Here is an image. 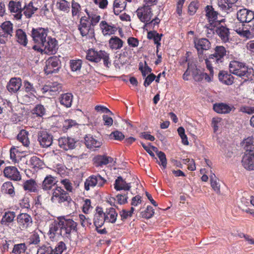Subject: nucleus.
Returning <instances> with one entry per match:
<instances>
[{
    "label": "nucleus",
    "mask_w": 254,
    "mask_h": 254,
    "mask_svg": "<svg viewBox=\"0 0 254 254\" xmlns=\"http://www.w3.org/2000/svg\"><path fill=\"white\" fill-rule=\"evenodd\" d=\"M237 18L242 26L235 27L236 33L243 37H252L254 32V12L247 8L241 9L237 11Z\"/></svg>",
    "instance_id": "obj_1"
},
{
    "label": "nucleus",
    "mask_w": 254,
    "mask_h": 254,
    "mask_svg": "<svg viewBox=\"0 0 254 254\" xmlns=\"http://www.w3.org/2000/svg\"><path fill=\"white\" fill-rule=\"evenodd\" d=\"M230 72L242 78L244 81H252L254 78V70L242 62L231 61L229 65Z\"/></svg>",
    "instance_id": "obj_2"
},
{
    "label": "nucleus",
    "mask_w": 254,
    "mask_h": 254,
    "mask_svg": "<svg viewBox=\"0 0 254 254\" xmlns=\"http://www.w3.org/2000/svg\"><path fill=\"white\" fill-rule=\"evenodd\" d=\"M214 53L205 60L206 67L211 76L213 75V66L217 67L222 64L227 56L226 48L222 46H217L214 49Z\"/></svg>",
    "instance_id": "obj_3"
},
{
    "label": "nucleus",
    "mask_w": 254,
    "mask_h": 254,
    "mask_svg": "<svg viewBox=\"0 0 254 254\" xmlns=\"http://www.w3.org/2000/svg\"><path fill=\"white\" fill-rule=\"evenodd\" d=\"M109 56V54L105 51H96L93 49H90L86 52V59L89 61L96 63L102 60L104 66L109 69L112 65Z\"/></svg>",
    "instance_id": "obj_4"
},
{
    "label": "nucleus",
    "mask_w": 254,
    "mask_h": 254,
    "mask_svg": "<svg viewBox=\"0 0 254 254\" xmlns=\"http://www.w3.org/2000/svg\"><path fill=\"white\" fill-rule=\"evenodd\" d=\"M80 35L86 39H91L95 37L94 28L89 21V17L82 16L78 25Z\"/></svg>",
    "instance_id": "obj_5"
},
{
    "label": "nucleus",
    "mask_w": 254,
    "mask_h": 254,
    "mask_svg": "<svg viewBox=\"0 0 254 254\" xmlns=\"http://www.w3.org/2000/svg\"><path fill=\"white\" fill-rule=\"evenodd\" d=\"M206 16L208 20L209 24L206 26L207 29L214 33L215 27L221 22L225 21L224 19L221 20H217L218 13L214 10V8L211 5H207L205 7Z\"/></svg>",
    "instance_id": "obj_6"
},
{
    "label": "nucleus",
    "mask_w": 254,
    "mask_h": 254,
    "mask_svg": "<svg viewBox=\"0 0 254 254\" xmlns=\"http://www.w3.org/2000/svg\"><path fill=\"white\" fill-rule=\"evenodd\" d=\"M51 200L54 203H62L66 202L68 204L72 201L69 193L60 187L53 189Z\"/></svg>",
    "instance_id": "obj_7"
},
{
    "label": "nucleus",
    "mask_w": 254,
    "mask_h": 254,
    "mask_svg": "<svg viewBox=\"0 0 254 254\" xmlns=\"http://www.w3.org/2000/svg\"><path fill=\"white\" fill-rule=\"evenodd\" d=\"M49 30L42 27L33 28L31 31V36L34 43L36 45L33 48L36 50L43 42L47 38Z\"/></svg>",
    "instance_id": "obj_8"
},
{
    "label": "nucleus",
    "mask_w": 254,
    "mask_h": 254,
    "mask_svg": "<svg viewBox=\"0 0 254 254\" xmlns=\"http://www.w3.org/2000/svg\"><path fill=\"white\" fill-rule=\"evenodd\" d=\"M60 220L63 230V237L70 240L71 234L77 231L76 222L71 219H66L64 217L60 218Z\"/></svg>",
    "instance_id": "obj_9"
},
{
    "label": "nucleus",
    "mask_w": 254,
    "mask_h": 254,
    "mask_svg": "<svg viewBox=\"0 0 254 254\" xmlns=\"http://www.w3.org/2000/svg\"><path fill=\"white\" fill-rule=\"evenodd\" d=\"M57 46L58 42L55 38L48 37L37 50L47 54H53L56 53Z\"/></svg>",
    "instance_id": "obj_10"
},
{
    "label": "nucleus",
    "mask_w": 254,
    "mask_h": 254,
    "mask_svg": "<svg viewBox=\"0 0 254 254\" xmlns=\"http://www.w3.org/2000/svg\"><path fill=\"white\" fill-rule=\"evenodd\" d=\"M106 183V180L100 175H93L86 179L84 182V189L86 190H89L90 188L95 186L102 187Z\"/></svg>",
    "instance_id": "obj_11"
},
{
    "label": "nucleus",
    "mask_w": 254,
    "mask_h": 254,
    "mask_svg": "<svg viewBox=\"0 0 254 254\" xmlns=\"http://www.w3.org/2000/svg\"><path fill=\"white\" fill-rule=\"evenodd\" d=\"M37 141L42 147L48 148L53 143V136L46 129L41 130L37 133Z\"/></svg>",
    "instance_id": "obj_12"
},
{
    "label": "nucleus",
    "mask_w": 254,
    "mask_h": 254,
    "mask_svg": "<svg viewBox=\"0 0 254 254\" xmlns=\"http://www.w3.org/2000/svg\"><path fill=\"white\" fill-rule=\"evenodd\" d=\"M61 62L56 56L49 58L46 62L44 71L47 74L57 73L60 68Z\"/></svg>",
    "instance_id": "obj_13"
},
{
    "label": "nucleus",
    "mask_w": 254,
    "mask_h": 254,
    "mask_svg": "<svg viewBox=\"0 0 254 254\" xmlns=\"http://www.w3.org/2000/svg\"><path fill=\"white\" fill-rule=\"evenodd\" d=\"M16 221L19 228L22 231L28 230L33 224L32 217L26 213L18 214L16 217Z\"/></svg>",
    "instance_id": "obj_14"
},
{
    "label": "nucleus",
    "mask_w": 254,
    "mask_h": 254,
    "mask_svg": "<svg viewBox=\"0 0 254 254\" xmlns=\"http://www.w3.org/2000/svg\"><path fill=\"white\" fill-rule=\"evenodd\" d=\"M136 14L139 19L147 24L153 15L151 8L149 5H144V6L139 8L136 10Z\"/></svg>",
    "instance_id": "obj_15"
},
{
    "label": "nucleus",
    "mask_w": 254,
    "mask_h": 254,
    "mask_svg": "<svg viewBox=\"0 0 254 254\" xmlns=\"http://www.w3.org/2000/svg\"><path fill=\"white\" fill-rule=\"evenodd\" d=\"M193 43L199 56L203 55L204 51L208 50L211 47L210 41L205 38H195Z\"/></svg>",
    "instance_id": "obj_16"
},
{
    "label": "nucleus",
    "mask_w": 254,
    "mask_h": 254,
    "mask_svg": "<svg viewBox=\"0 0 254 254\" xmlns=\"http://www.w3.org/2000/svg\"><path fill=\"white\" fill-rule=\"evenodd\" d=\"M76 141L69 136H63L58 140L60 147L64 150H72L75 147Z\"/></svg>",
    "instance_id": "obj_17"
},
{
    "label": "nucleus",
    "mask_w": 254,
    "mask_h": 254,
    "mask_svg": "<svg viewBox=\"0 0 254 254\" xmlns=\"http://www.w3.org/2000/svg\"><path fill=\"white\" fill-rule=\"evenodd\" d=\"M8 10L11 13H14V18L16 20L21 19L22 7L21 2L19 1L10 0L8 5Z\"/></svg>",
    "instance_id": "obj_18"
},
{
    "label": "nucleus",
    "mask_w": 254,
    "mask_h": 254,
    "mask_svg": "<svg viewBox=\"0 0 254 254\" xmlns=\"http://www.w3.org/2000/svg\"><path fill=\"white\" fill-rule=\"evenodd\" d=\"M218 7L223 12L230 13L237 10L238 6L229 0H217Z\"/></svg>",
    "instance_id": "obj_19"
},
{
    "label": "nucleus",
    "mask_w": 254,
    "mask_h": 254,
    "mask_svg": "<svg viewBox=\"0 0 254 254\" xmlns=\"http://www.w3.org/2000/svg\"><path fill=\"white\" fill-rule=\"evenodd\" d=\"M22 86V80L19 77L11 78L6 85V89L11 93L18 91Z\"/></svg>",
    "instance_id": "obj_20"
},
{
    "label": "nucleus",
    "mask_w": 254,
    "mask_h": 254,
    "mask_svg": "<svg viewBox=\"0 0 254 254\" xmlns=\"http://www.w3.org/2000/svg\"><path fill=\"white\" fill-rule=\"evenodd\" d=\"M215 31L216 33L219 36L221 40L224 43L229 41L230 38V30L226 26L218 24L215 27Z\"/></svg>",
    "instance_id": "obj_21"
},
{
    "label": "nucleus",
    "mask_w": 254,
    "mask_h": 254,
    "mask_svg": "<svg viewBox=\"0 0 254 254\" xmlns=\"http://www.w3.org/2000/svg\"><path fill=\"white\" fill-rule=\"evenodd\" d=\"M4 176L12 180L18 181L21 180V175L15 167H6L3 170Z\"/></svg>",
    "instance_id": "obj_22"
},
{
    "label": "nucleus",
    "mask_w": 254,
    "mask_h": 254,
    "mask_svg": "<svg viewBox=\"0 0 254 254\" xmlns=\"http://www.w3.org/2000/svg\"><path fill=\"white\" fill-rule=\"evenodd\" d=\"M85 144L87 148L95 150L96 148H100L102 143L95 138L91 134H87L84 137Z\"/></svg>",
    "instance_id": "obj_23"
},
{
    "label": "nucleus",
    "mask_w": 254,
    "mask_h": 254,
    "mask_svg": "<svg viewBox=\"0 0 254 254\" xmlns=\"http://www.w3.org/2000/svg\"><path fill=\"white\" fill-rule=\"evenodd\" d=\"M106 222L102 208L97 207L94 217V225L97 228L102 227Z\"/></svg>",
    "instance_id": "obj_24"
},
{
    "label": "nucleus",
    "mask_w": 254,
    "mask_h": 254,
    "mask_svg": "<svg viewBox=\"0 0 254 254\" xmlns=\"http://www.w3.org/2000/svg\"><path fill=\"white\" fill-rule=\"evenodd\" d=\"M242 163L243 166L248 170H254V153H245L243 156Z\"/></svg>",
    "instance_id": "obj_25"
},
{
    "label": "nucleus",
    "mask_w": 254,
    "mask_h": 254,
    "mask_svg": "<svg viewBox=\"0 0 254 254\" xmlns=\"http://www.w3.org/2000/svg\"><path fill=\"white\" fill-rule=\"evenodd\" d=\"M99 26L102 33L104 36L114 34L117 30L114 25L109 24L106 21H102Z\"/></svg>",
    "instance_id": "obj_26"
},
{
    "label": "nucleus",
    "mask_w": 254,
    "mask_h": 254,
    "mask_svg": "<svg viewBox=\"0 0 254 254\" xmlns=\"http://www.w3.org/2000/svg\"><path fill=\"white\" fill-rule=\"evenodd\" d=\"M105 219L107 222L115 223L118 217V213L116 208L113 207H108L104 212Z\"/></svg>",
    "instance_id": "obj_27"
},
{
    "label": "nucleus",
    "mask_w": 254,
    "mask_h": 254,
    "mask_svg": "<svg viewBox=\"0 0 254 254\" xmlns=\"http://www.w3.org/2000/svg\"><path fill=\"white\" fill-rule=\"evenodd\" d=\"M61 226L60 219L59 222H54L51 225L49 230L50 238L59 236L63 237V230Z\"/></svg>",
    "instance_id": "obj_28"
},
{
    "label": "nucleus",
    "mask_w": 254,
    "mask_h": 254,
    "mask_svg": "<svg viewBox=\"0 0 254 254\" xmlns=\"http://www.w3.org/2000/svg\"><path fill=\"white\" fill-rule=\"evenodd\" d=\"M15 216V212L11 211H5L2 216L0 224L5 226H9L13 222Z\"/></svg>",
    "instance_id": "obj_29"
},
{
    "label": "nucleus",
    "mask_w": 254,
    "mask_h": 254,
    "mask_svg": "<svg viewBox=\"0 0 254 254\" xmlns=\"http://www.w3.org/2000/svg\"><path fill=\"white\" fill-rule=\"evenodd\" d=\"M73 95L70 93L62 94L59 98V101L61 105L66 108H70L73 102Z\"/></svg>",
    "instance_id": "obj_30"
},
{
    "label": "nucleus",
    "mask_w": 254,
    "mask_h": 254,
    "mask_svg": "<svg viewBox=\"0 0 254 254\" xmlns=\"http://www.w3.org/2000/svg\"><path fill=\"white\" fill-rule=\"evenodd\" d=\"M56 183L57 181L55 178L50 175H47L43 181L41 187L44 190H49L55 187Z\"/></svg>",
    "instance_id": "obj_31"
},
{
    "label": "nucleus",
    "mask_w": 254,
    "mask_h": 254,
    "mask_svg": "<svg viewBox=\"0 0 254 254\" xmlns=\"http://www.w3.org/2000/svg\"><path fill=\"white\" fill-rule=\"evenodd\" d=\"M114 188L117 190H129L131 188L130 183H127L121 176H119L115 180Z\"/></svg>",
    "instance_id": "obj_32"
},
{
    "label": "nucleus",
    "mask_w": 254,
    "mask_h": 254,
    "mask_svg": "<svg viewBox=\"0 0 254 254\" xmlns=\"http://www.w3.org/2000/svg\"><path fill=\"white\" fill-rule=\"evenodd\" d=\"M15 39L16 42L23 46H26L28 44L27 36L25 32L21 29L15 31Z\"/></svg>",
    "instance_id": "obj_33"
},
{
    "label": "nucleus",
    "mask_w": 254,
    "mask_h": 254,
    "mask_svg": "<svg viewBox=\"0 0 254 254\" xmlns=\"http://www.w3.org/2000/svg\"><path fill=\"white\" fill-rule=\"evenodd\" d=\"M62 86L61 84L56 82H50L45 85L42 89L43 93L46 92L56 93L61 90Z\"/></svg>",
    "instance_id": "obj_34"
},
{
    "label": "nucleus",
    "mask_w": 254,
    "mask_h": 254,
    "mask_svg": "<svg viewBox=\"0 0 254 254\" xmlns=\"http://www.w3.org/2000/svg\"><path fill=\"white\" fill-rule=\"evenodd\" d=\"M189 68L192 69V76L194 80L196 82H199L203 79V74L200 70L198 69L194 62H189Z\"/></svg>",
    "instance_id": "obj_35"
},
{
    "label": "nucleus",
    "mask_w": 254,
    "mask_h": 254,
    "mask_svg": "<svg viewBox=\"0 0 254 254\" xmlns=\"http://www.w3.org/2000/svg\"><path fill=\"white\" fill-rule=\"evenodd\" d=\"M219 80L226 85H231L234 82V77L228 72L221 71L218 74Z\"/></svg>",
    "instance_id": "obj_36"
},
{
    "label": "nucleus",
    "mask_w": 254,
    "mask_h": 254,
    "mask_svg": "<svg viewBox=\"0 0 254 254\" xmlns=\"http://www.w3.org/2000/svg\"><path fill=\"white\" fill-rule=\"evenodd\" d=\"M124 41L117 36H112L109 41V45L112 50L121 49L124 44Z\"/></svg>",
    "instance_id": "obj_37"
},
{
    "label": "nucleus",
    "mask_w": 254,
    "mask_h": 254,
    "mask_svg": "<svg viewBox=\"0 0 254 254\" xmlns=\"http://www.w3.org/2000/svg\"><path fill=\"white\" fill-rule=\"evenodd\" d=\"M94 161L96 166H102L112 163L113 161V158L106 155H99L94 158Z\"/></svg>",
    "instance_id": "obj_38"
},
{
    "label": "nucleus",
    "mask_w": 254,
    "mask_h": 254,
    "mask_svg": "<svg viewBox=\"0 0 254 254\" xmlns=\"http://www.w3.org/2000/svg\"><path fill=\"white\" fill-rule=\"evenodd\" d=\"M213 108L216 112L219 114L229 113L232 109L229 106L223 103L214 104Z\"/></svg>",
    "instance_id": "obj_39"
},
{
    "label": "nucleus",
    "mask_w": 254,
    "mask_h": 254,
    "mask_svg": "<svg viewBox=\"0 0 254 254\" xmlns=\"http://www.w3.org/2000/svg\"><path fill=\"white\" fill-rule=\"evenodd\" d=\"M127 5L126 0H115L114 2V12L116 15H119L123 11Z\"/></svg>",
    "instance_id": "obj_40"
},
{
    "label": "nucleus",
    "mask_w": 254,
    "mask_h": 254,
    "mask_svg": "<svg viewBox=\"0 0 254 254\" xmlns=\"http://www.w3.org/2000/svg\"><path fill=\"white\" fill-rule=\"evenodd\" d=\"M28 132L26 130H21L17 136V140L21 142L25 146H28L30 143V141L28 138Z\"/></svg>",
    "instance_id": "obj_41"
},
{
    "label": "nucleus",
    "mask_w": 254,
    "mask_h": 254,
    "mask_svg": "<svg viewBox=\"0 0 254 254\" xmlns=\"http://www.w3.org/2000/svg\"><path fill=\"white\" fill-rule=\"evenodd\" d=\"M242 146L247 152L252 153L254 149V138L252 136L247 138L243 140Z\"/></svg>",
    "instance_id": "obj_42"
},
{
    "label": "nucleus",
    "mask_w": 254,
    "mask_h": 254,
    "mask_svg": "<svg viewBox=\"0 0 254 254\" xmlns=\"http://www.w3.org/2000/svg\"><path fill=\"white\" fill-rule=\"evenodd\" d=\"M1 189L2 192L7 193L11 196H14L15 195L14 188L11 182L4 183L2 185Z\"/></svg>",
    "instance_id": "obj_43"
},
{
    "label": "nucleus",
    "mask_w": 254,
    "mask_h": 254,
    "mask_svg": "<svg viewBox=\"0 0 254 254\" xmlns=\"http://www.w3.org/2000/svg\"><path fill=\"white\" fill-rule=\"evenodd\" d=\"M33 4V2L31 1L27 5L25 4L22 8L23 14L28 18H30L37 10V8L34 7Z\"/></svg>",
    "instance_id": "obj_44"
},
{
    "label": "nucleus",
    "mask_w": 254,
    "mask_h": 254,
    "mask_svg": "<svg viewBox=\"0 0 254 254\" xmlns=\"http://www.w3.org/2000/svg\"><path fill=\"white\" fill-rule=\"evenodd\" d=\"M23 187L25 190H28L30 192H36L37 190V183L32 179L25 181L23 184Z\"/></svg>",
    "instance_id": "obj_45"
},
{
    "label": "nucleus",
    "mask_w": 254,
    "mask_h": 254,
    "mask_svg": "<svg viewBox=\"0 0 254 254\" xmlns=\"http://www.w3.org/2000/svg\"><path fill=\"white\" fill-rule=\"evenodd\" d=\"M46 109L41 104H37L32 110V113L35 115L36 117L42 118L46 114Z\"/></svg>",
    "instance_id": "obj_46"
},
{
    "label": "nucleus",
    "mask_w": 254,
    "mask_h": 254,
    "mask_svg": "<svg viewBox=\"0 0 254 254\" xmlns=\"http://www.w3.org/2000/svg\"><path fill=\"white\" fill-rule=\"evenodd\" d=\"M0 27L3 32L6 33V34H9L10 37L12 36L13 34V24L9 21H6L3 22Z\"/></svg>",
    "instance_id": "obj_47"
},
{
    "label": "nucleus",
    "mask_w": 254,
    "mask_h": 254,
    "mask_svg": "<svg viewBox=\"0 0 254 254\" xmlns=\"http://www.w3.org/2000/svg\"><path fill=\"white\" fill-rule=\"evenodd\" d=\"M39 233H42V232L39 230H36L33 232L28 239V243L29 245H38L40 242V238Z\"/></svg>",
    "instance_id": "obj_48"
},
{
    "label": "nucleus",
    "mask_w": 254,
    "mask_h": 254,
    "mask_svg": "<svg viewBox=\"0 0 254 254\" xmlns=\"http://www.w3.org/2000/svg\"><path fill=\"white\" fill-rule=\"evenodd\" d=\"M56 5L59 9L68 13L70 10V4L66 0H58Z\"/></svg>",
    "instance_id": "obj_49"
},
{
    "label": "nucleus",
    "mask_w": 254,
    "mask_h": 254,
    "mask_svg": "<svg viewBox=\"0 0 254 254\" xmlns=\"http://www.w3.org/2000/svg\"><path fill=\"white\" fill-rule=\"evenodd\" d=\"M27 247L25 243H20L14 245L12 253L13 254H28L26 253Z\"/></svg>",
    "instance_id": "obj_50"
},
{
    "label": "nucleus",
    "mask_w": 254,
    "mask_h": 254,
    "mask_svg": "<svg viewBox=\"0 0 254 254\" xmlns=\"http://www.w3.org/2000/svg\"><path fill=\"white\" fill-rule=\"evenodd\" d=\"M10 157L14 163L18 162L22 158L20 152L15 147H12L10 149Z\"/></svg>",
    "instance_id": "obj_51"
},
{
    "label": "nucleus",
    "mask_w": 254,
    "mask_h": 254,
    "mask_svg": "<svg viewBox=\"0 0 254 254\" xmlns=\"http://www.w3.org/2000/svg\"><path fill=\"white\" fill-rule=\"evenodd\" d=\"M69 64L71 71H80L82 64V61L79 59L71 60Z\"/></svg>",
    "instance_id": "obj_52"
},
{
    "label": "nucleus",
    "mask_w": 254,
    "mask_h": 254,
    "mask_svg": "<svg viewBox=\"0 0 254 254\" xmlns=\"http://www.w3.org/2000/svg\"><path fill=\"white\" fill-rule=\"evenodd\" d=\"M23 89L26 93H30L32 94H35L36 90L34 88L33 84L27 80L23 81Z\"/></svg>",
    "instance_id": "obj_53"
},
{
    "label": "nucleus",
    "mask_w": 254,
    "mask_h": 254,
    "mask_svg": "<svg viewBox=\"0 0 254 254\" xmlns=\"http://www.w3.org/2000/svg\"><path fill=\"white\" fill-rule=\"evenodd\" d=\"M66 250L65 243L62 241L59 242L54 249H53V254H62Z\"/></svg>",
    "instance_id": "obj_54"
},
{
    "label": "nucleus",
    "mask_w": 254,
    "mask_h": 254,
    "mask_svg": "<svg viewBox=\"0 0 254 254\" xmlns=\"http://www.w3.org/2000/svg\"><path fill=\"white\" fill-rule=\"evenodd\" d=\"M154 214V209L151 206H147L146 209L141 212V217L146 219L151 218Z\"/></svg>",
    "instance_id": "obj_55"
},
{
    "label": "nucleus",
    "mask_w": 254,
    "mask_h": 254,
    "mask_svg": "<svg viewBox=\"0 0 254 254\" xmlns=\"http://www.w3.org/2000/svg\"><path fill=\"white\" fill-rule=\"evenodd\" d=\"M71 7L72 16L74 17L78 15L81 10L80 5L78 2H75L74 0H72L71 2Z\"/></svg>",
    "instance_id": "obj_56"
},
{
    "label": "nucleus",
    "mask_w": 254,
    "mask_h": 254,
    "mask_svg": "<svg viewBox=\"0 0 254 254\" xmlns=\"http://www.w3.org/2000/svg\"><path fill=\"white\" fill-rule=\"evenodd\" d=\"M35 94H32L30 93H26L21 96L20 99L23 102V104H28L31 103L35 98Z\"/></svg>",
    "instance_id": "obj_57"
},
{
    "label": "nucleus",
    "mask_w": 254,
    "mask_h": 254,
    "mask_svg": "<svg viewBox=\"0 0 254 254\" xmlns=\"http://www.w3.org/2000/svg\"><path fill=\"white\" fill-rule=\"evenodd\" d=\"M53 248L48 245H43L38 249L36 254H53Z\"/></svg>",
    "instance_id": "obj_58"
},
{
    "label": "nucleus",
    "mask_w": 254,
    "mask_h": 254,
    "mask_svg": "<svg viewBox=\"0 0 254 254\" xmlns=\"http://www.w3.org/2000/svg\"><path fill=\"white\" fill-rule=\"evenodd\" d=\"M86 12L88 15L87 17H89V22L94 27L99 22L101 19L100 16L97 14H90L86 10Z\"/></svg>",
    "instance_id": "obj_59"
},
{
    "label": "nucleus",
    "mask_w": 254,
    "mask_h": 254,
    "mask_svg": "<svg viewBox=\"0 0 254 254\" xmlns=\"http://www.w3.org/2000/svg\"><path fill=\"white\" fill-rule=\"evenodd\" d=\"M211 186L214 191L217 193L220 192V185L217 182L216 177L215 174H213L210 176Z\"/></svg>",
    "instance_id": "obj_60"
},
{
    "label": "nucleus",
    "mask_w": 254,
    "mask_h": 254,
    "mask_svg": "<svg viewBox=\"0 0 254 254\" xmlns=\"http://www.w3.org/2000/svg\"><path fill=\"white\" fill-rule=\"evenodd\" d=\"M199 7V3L197 1H193L190 3L188 6V11L190 15H193Z\"/></svg>",
    "instance_id": "obj_61"
},
{
    "label": "nucleus",
    "mask_w": 254,
    "mask_h": 254,
    "mask_svg": "<svg viewBox=\"0 0 254 254\" xmlns=\"http://www.w3.org/2000/svg\"><path fill=\"white\" fill-rule=\"evenodd\" d=\"M139 69L141 71L142 75L143 77H145L149 73H151L152 69L145 62V65L143 67L142 64H139Z\"/></svg>",
    "instance_id": "obj_62"
},
{
    "label": "nucleus",
    "mask_w": 254,
    "mask_h": 254,
    "mask_svg": "<svg viewBox=\"0 0 254 254\" xmlns=\"http://www.w3.org/2000/svg\"><path fill=\"white\" fill-rule=\"evenodd\" d=\"M30 163L33 168H39L42 165V161L35 156L30 158Z\"/></svg>",
    "instance_id": "obj_63"
},
{
    "label": "nucleus",
    "mask_w": 254,
    "mask_h": 254,
    "mask_svg": "<svg viewBox=\"0 0 254 254\" xmlns=\"http://www.w3.org/2000/svg\"><path fill=\"white\" fill-rule=\"evenodd\" d=\"M79 217L81 224L83 227L90 226L92 224L91 220L89 218H86L85 215L80 214Z\"/></svg>",
    "instance_id": "obj_64"
}]
</instances>
